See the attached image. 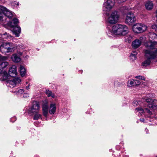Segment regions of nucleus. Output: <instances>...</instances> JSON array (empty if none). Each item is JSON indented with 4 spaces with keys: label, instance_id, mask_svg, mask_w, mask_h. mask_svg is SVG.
<instances>
[{
    "label": "nucleus",
    "instance_id": "nucleus-27",
    "mask_svg": "<svg viewBox=\"0 0 157 157\" xmlns=\"http://www.w3.org/2000/svg\"><path fill=\"white\" fill-rule=\"evenodd\" d=\"M135 86L134 80L132 79L129 80L128 82V86L129 87Z\"/></svg>",
    "mask_w": 157,
    "mask_h": 157
},
{
    "label": "nucleus",
    "instance_id": "nucleus-41",
    "mask_svg": "<svg viewBox=\"0 0 157 157\" xmlns=\"http://www.w3.org/2000/svg\"><path fill=\"white\" fill-rule=\"evenodd\" d=\"M140 121L142 122H145V120L142 118V119H141L140 120Z\"/></svg>",
    "mask_w": 157,
    "mask_h": 157
},
{
    "label": "nucleus",
    "instance_id": "nucleus-15",
    "mask_svg": "<svg viewBox=\"0 0 157 157\" xmlns=\"http://www.w3.org/2000/svg\"><path fill=\"white\" fill-rule=\"evenodd\" d=\"M18 23V19L17 18H14L12 21H10L8 23V25L10 27L13 28L17 26Z\"/></svg>",
    "mask_w": 157,
    "mask_h": 157
},
{
    "label": "nucleus",
    "instance_id": "nucleus-28",
    "mask_svg": "<svg viewBox=\"0 0 157 157\" xmlns=\"http://www.w3.org/2000/svg\"><path fill=\"white\" fill-rule=\"evenodd\" d=\"M41 114L36 113L33 117V120H37L40 118H41Z\"/></svg>",
    "mask_w": 157,
    "mask_h": 157
},
{
    "label": "nucleus",
    "instance_id": "nucleus-44",
    "mask_svg": "<svg viewBox=\"0 0 157 157\" xmlns=\"http://www.w3.org/2000/svg\"><path fill=\"white\" fill-rule=\"evenodd\" d=\"M12 119H14L15 120V121L16 120V118L15 117H13Z\"/></svg>",
    "mask_w": 157,
    "mask_h": 157
},
{
    "label": "nucleus",
    "instance_id": "nucleus-12",
    "mask_svg": "<svg viewBox=\"0 0 157 157\" xmlns=\"http://www.w3.org/2000/svg\"><path fill=\"white\" fill-rule=\"evenodd\" d=\"M0 10L2 11L4 14L8 18L10 19L12 17V13L5 7L0 6Z\"/></svg>",
    "mask_w": 157,
    "mask_h": 157
},
{
    "label": "nucleus",
    "instance_id": "nucleus-7",
    "mask_svg": "<svg viewBox=\"0 0 157 157\" xmlns=\"http://www.w3.org/2000/svg\"><path fill=\"white\" fill-rule=\"evenodd\" d=\"M125 23L129 25H132L136 21V18L134 14L129 12L126 14Z\"/></svg>",
    "mask_w": 157,
    "mask_h": 157
},
{
    "label": "nucleus",
    "instance_id": "nucleus-20",
    "mask_svg": "<svg viewBox=\"0 0 157 157\" xmlns=\"http://www.w3.org/2000/svg\"><path fill=\"white\" fill-rule=\"evenodd\" d=\"M153 4L152 2L148 1L147 2L145 5L146 9L147 10H151L153 8Z\"/></svg>",
    "mask_w": 157,
    "mask_h": 157
},
{
    "label": "nucleus",
    "instance_id": "nucleus-25",
    "mask_svg": "<svg viewBox=\"0 0 157 157\" xmlns=\"http://www.w3.org/2000/svg\"><path fill=\"white\" fill-rule=\"evenodd\" d=\"M1 36L3 40L5 39H11L12 37L11 35L9 34H7L6 33L3 34H2Z\"/></svg>",
    "mask_w": 157,
    "mask_h": 157
},
{
    "label": "nucleus",
    "instance_id": "nucleus-33",
    "mask_svg": "<svg viewBox=\"0 0 157 157\" xmlns=\"http://www.w3.org/2000/svg\"><path fill=\"white\" fill-rule=\"evenodd\" d=\"M131 59H132V61H133L136 59V56H134L132 54H131L130 56Z\"/></svg>",
    "mask_w": 157,
    "mask_h": 157
},
{
    "label": "nucleus",
    "instance_id": "nucleus-4",
    "mask_svg": "<svg viewBox=\"0 0 157 157\" xmlns=\"http://www.w3.org/2000/svg\"><path fill=\"white\" fill-rule=\"evenodd\" d=\"M17 46L11 42L3 43L0 46V50L2 53L13 52L17 49Z\"/></svg>",
    "mask_w": 157,
    "mask_h": 157
},
{
    "label": "nucleus",
    "instance_id": "nucleus-42",
    "mask_svg": "<svg viewBox=\"0 0 157 157\" xmlns=\"http://www.w3.org/2000/svg\"><path fill=\"white\" fill-rule=\"evenodd\" d=\"M29 85H28V86H26V89L27 90H29Z\"/></svg>",
    "mask_w": 157,
    "mask_h": 157
},
{
    "label": "nucleus",
    "instance_id": "nucleus-38",
    "mask_svg": "<svg viewBox=\"0 0 157 157\" xmlns=\"http://www.w3.org/2000/svg\"><path fill=\"white\" fill-rule=\"evenodd\" d=\"M29 96V94L28 93L24 94L23 95V97L24 98H26Z\"/></svg>",
    "mask_w": 157,
    "mask_h": 157
},
{
    "label": "nucleus",
    "instance_id": "nucleus-23",
    "mask_svg": "<svg viewBox=\"0 0 157 157\" xmlns=\"http://www.w3.org/2000/svg\"><path fill=\"white\" fill-rule=\"evenodd\" d=\"M148 109L150 110L152 112V111L157 110V105H152L151 104H149L147 106Z\"/></svg>",
    "mask_w": 157,
    "mask_h": 157
},
{
    "label": "nucleus",
    "instance_id": "nucleus-29",
    "mask_svg": "<svg viewBox=\"0 0 157 157\" xmlns=\"http://www.w3.org/2000/svg\"><path fill=\"white\" fill-rule=\"evenodd\" d=\"M141 101H133V104L134 106H136L140 104Z\"/></svg>",
    "mask_w": 157,
    "mask_h": 157
},
{
    "label": "nucleus",
    "instance_id": "nucleus-32",
    "mask_svg": "<svg viewBox=\"0 0 157 157\" xmlns=\"http://www.w3.org/2000/svg\"><path fill=\"white\" fill-rule=\"evenodd\" d=\"M135 78H138L140 79L143 80L144 81L145 80V78L144 77L142 76H137L135 77Z\"/></svg>",
    "mask_w": 157,
    "mask_h": 157
},
{
    "label": "nucleus",
    "instance_id": "nucleus-10",
    "mask_svg": "<svg viewBox=\"0 0 157 157\" xmlns=\"http://www.w3.org/2000/svg\"><path fill=\"white\" fill-rule=\"evenodd\" d=\"M40 109V106L39 102L37 101L33 102L32 107L28 110V113L31 114L38 113Z\"/></svg>",
    "mask_w": 157,
    "mask_h": 157
},
{
    "label": "nucleus",
    "instance_id": "nucleus-26",
    "mask_svg": "<svg viewBox=\"0 0 157 157\" xmlns=\"http://www.w3.org/2000/svg\"><path fill=\"white\" fill-rule=\"evenodd\" d=\"M46 94L48 97H52V98H54L55 97L54 94H52L51 91H50L48 90H46Z\"/></svg>",
    "mask_w": 157,
    "mask_h": 157
},
{
    "label": "nucleus",
    "instance_id": "nucleus-39",
    "mask_svg": "<svg viewBox=\"0 0 157 157\" xmlns=\"http://www.w3.org/2000/svg\"><path fill=\"white\" fill-rule=\"evenodd\" d=\"M11 5L15 6V5L16 4L17 6L19 5V2H17V4L15 2H14L11 3Z\"/></svg>",
    "mask_w": 157,
    "mask_h": 157
},
{
    "label": "nucleus",
    "instance_id": "nucleus-1",
    "mask_svg": "<svg viewBox=\"0 0 157 157\" xmlns=\"http://www.w3.org/2000/svg\"><path fill=\"white\" fill-rule=\"evenodd\" d=\"M128 28L125 25L118 24L113 25L111 29L108 30L107 33L109 36H111V35L124 36L128 33Z\"/></svg>",
    "mask_w": 157,
    "mask_h": 157
},
{
    "label": "nucleus",
    "instance_id": "nucleus-24",
    "mask_svg": "<svg viewBox=\"0 0 157 157\" xmlns=\"http://www.w3.org/2000/svg\"><path fill=\"white\" fill-rule=\"evenodd\" d=\"M8 65L7 62H4L0 64V72H2L3 69Z\"/></svg>",
    "mask_w": 157,
    "mask_h": 157
},
{
    "label": "nucleus",
    "instance_id": "nucleus-34",
    "mask_svg": "<svg viewBox=\"0 0 157 157\" xmlns=\"http://www.w3.org/2000/svg\"><path fill=\"white\" fill-rule=\"evenodd\" d=\"M135 86H137L139 85L140 83V81L137 80H134Z\"/></svg>",
    "mask_w": 157,
    "mask_h": 157
},
{
    "label": "nucleus",
    "instance_id": "nucleus-17",
    "mask_svg": "<svg viewBox=\"0 0 157 157\" xmlns=\"http://www.w3.org/2000/svg\"><path fill=\"white\" fill-rule=\"evenodd\" d=\"M0 72V80H5L8 78L9 75L6 71H4L3 73H1V72Z\"/></svg>",
    "mask_w": 157,
    "mask_h": 157
},
{
    "label": "nucleus",
    "instance_id": "nucleus-36",
    "mask_svg": "<svg viewBox=\"0 0 157 157\" xmlns=\"http://www.w3.org/2000/svg\"><path fill=\"white\" fill-rule=\"evenodd\" d=\"M24 90L23 89H21L19 90L16 93H18V94H23L24 92Z\"/></svg>",
    "mask_w": 157,
    "mask_h": 157
},
{
    "label": "nucleus",
    "instance_id": "nucleus-3",
    "mask_svg": "<svg viewBox=\"0 0 157 157\" xmlns=\"http://www.w3.org/2000/svg\"><path fill=\"white\" fill-rule=\"evenodd\" d=\"M148 35L150 41L145 44V46L148 49H156L154 48V47L157 44V35L153 32H151L149 33Z\"/></svg>",
    "mask_w": 157,
    "mask_h": 157
},
{
    "label": "nucleus",
    "instance_id": "nucleus-11",
    "mask_svg": "<svg viewBox=\"0 0 157 157\" xmlns=\"http://www.w3.org/2000/svg\"><path fill=\"white\" fill-rule=\"evenodd\" d=\"M21 82L20 79L17 77L13 78L12 79L7 80L6 84L7 86L10 87V88H13L17 84H18Z\"/></svg>",
    "mask_w": 157,
    "mask_h": 157
},
{
    "label": "nucleus",
    "instance_id": "nucleus-30",
    "mask_svg": "<svg viewBox=\"0 0 157 157\" xmlns=\"http://www.w3.org/2000/svg\"><path fill=\"white\" fill-rule=\"evenodd\" d=\"M151 28L152 29L155 30L156 32H157V20H156V24L153 25L151 26Z\"/></svg>",
    "mask_w": 157,
    "mask_h": 157
},
{
    "label": "nucleus",
    "instance_id": "nucleus-16",
    "mask_svg": "<svg viewBox=\"0 0 157 157\" xmlns=\"http://www.w3.org/2000/svg\"><path fill=\"white\" fill-rule=\"evenodd\" d=\"M42 109L44 116L45 117H47L48 114V106L47 104H44L42 105Z\"/></svg>",
    "mask_w": 157,
    "mask_h": 157
},
{
    "label": "nucleus",
    "instance_id": "nucleus-40",
    "mask_svg": "<svg viewBox=\"0 0 157 157\" xmlns=\"http://www.w3.org/2000/svg\"><path fill=\"white\" fill-rule=\"evenodd\" d=\"M131 54H132L134 56H136L137 55V53L136 51H133V52Z\"/></svg>",
    "mask_w": 157,
    "mask_h": 157
},
{
    "label": "nucleus",
    "instance_id": "nucleus-8",
    "mask_svg": "<svg viewBox=\"0 0 157 157\" xmlns=\"http://www.w3.org/2000/svg\"><path fill=\"white\" fill-rule=\"evenodd\" d=\"M135 111L136 113L138 112V115H141L142 114L147 113V117H150L152 114L151 111L148 109V108L144 107H139L135 109Z\"/></svg>",
    "mask_w": 157,
    "mask_h": 157
},
{
    "label": "nucleus",
    "instance_id": "nucleus-6",
    "mask_svg": "<svg viewBox=\"0 0 157 157\" xmlns=\"http://www.w3.org/2000/svg\"><path fill=\"white\" fill-rule=\"evenodd\" d=\"M147 28L146 25L141 23L136 24L132 27L133 32L136 33L143 32L146 30Z\"/></svg>",
    "mask_w": 157,
    "mask_h": 157
},
{
    "label": "nucleus",
    "instance_id": "nucleus-43",
    "mask_svg": "<svg viewBox=\"0 0 157 157\" xmlns=\"http://www.w3.org/2000/svg\"><path fill=\"white\" fill-rule=\"evenodd\" d=\"M145 131L146 132V133H147V132L148 131V130L147 129V128L145 129Z\"/></svg>",
    "mask_w": 157,
    "mask_h": 157
},
{
    "label": "nucleus",
    "instance_id": "nucleus-21",
    "mask_svg": "<svg viewBox=\"0 0 157 157\" xmlns=\"http://www.w3.org/2000/svg\"><path fill=\"white\" fill-rule=\"evenodd\" d=\"M11 58L13 61L16 63L19 62L21 60V59L20 57L16 54L12 55Z\"/></svg>",
    "mask_w": 157,
    "mask_h": 157
},
{
    "label": "nucleus",
    "instance_id": "nucleus-5",
    "mask_svg": "<svg viewBox=\"0 0 157 157\" xmlns=\"http://www.w3.org/2000/svg\"><path fill=\"white\" fill-rule=\"evenodd\" d=\"M120 15L118 11H113L106 20V22L110 24H114L116 23L119 20Z\"/></svg>",
    "mask_w": 157,
    "mask_h": 157
},
{
    "label": "nucleus",
    "instance_id": "nucleus-2",
    "mask_svg": "<svg viewBox=\"0 0 157 157\" xmlns=\"http://www.w3.org/2000/svg\"><path fill=\"white\" fill-rule=\"evenodd\" d=\"M145 59L142 66L147 67L150 65L151 61L157 58V50L147 49L144 50Z\"/></svg>",
    "mask_w": 157,
    "mask_h": 157
},
{
    "label": "nucleus",
    "instance_id": "nucleus-22",
    "mask_svg": "<svg viewBox=\"0 0 157 157\" xmlns=\"http://www.w3.org/2000/svg\"><path fill=\"white\" fill-rule=\"evenodd\" d=\"M19 71L21 76H24L26 73V70L24 67L21 65L20 66Z\"/></svg>",
    "mask_w": 157,
    "mask_h": 157
},
{
    "label": "nucleus",
    "instance_id": "nucleus-19",
    "mask_svg": "<svg viewBox=\"0 0 157 157\" xmlns=\"http://www.w3.org/2000/svg\"><path fill=\"white\" fill-rule=\"evenodd\" d=\"M56 107L55 104L52 103L50 104L49 113L51 114H54L56 112Z\"/></svg>",
    "mask_w": 157,
    "mask_h": 157
},
{
    "label": "nucleus",
    "instance_id": "nucleus-31",
    "mask_svg": "<svg viewBox=\"0 0 157 157\" xmlns=\"http://www.w3.org/2000/svg\"><path fill=\"white\" fill-rule=\"evenodd\" d=\"M154 101V100L152 98H147L146 99V101L147 103L149 104L152 103Z\"/></svg>",
    "mask_w": 157,
    "mask_h": 157
},
{
    "label": "nucleus",
    "instance_id": "nucleus-18",
    "mask_svg": "<svg viewBox=\"0 0 157 157\" xmlns=\"http://www.w3.org/2000/svg\"><path fill=\"white\" fill-rule=\"evenodd\" d=\"M13 32L16 36H19V34L21 33V28L18 25L16 26L13 29Z\"/></svg>",
    "mask_w": 157,
    "mask_h": 157
},
{
    "label": "nucleus",
    "instance_id": "nucleus-37",
    "mask_svg": "<svg viewBox=\"0 0 157 157\" xmlns=\"http://www.w3.org/2000/svg\"><path fill=\"white\" fill-rule=\"evenodd\" d=\"M3 13L0 12V21H2L3 18Z\"/></svg>",
    "mask_w": 157,
    "mask_h": 157
},
{
    "label": "nucleus",
    "instance_id": "nucleus-14",
    "mask_svg": "<svg viewBox=\"0 0 157 157\" xmlns=\"http://www.w3.org/2000/svg\"><path fill=\"white\" fill-rule=\"evenodd\" d=\"M142 38L140 37L139 39L135 40L132 43V47L134 48H137L141 44Z\"/></svg>",
    "mask_w": 157,
    "mask_h": 157
},
{
    "label": "nucleus",
    "instance_id": "nucleus-45",
    "mask_svg": "<svg viewBox=\"0 0 157 157\" xmlns=\"http://www.w3.org/2000/svg\"><path fill=\"white\" fill-rule=\"evenodd\" d=\"M156 157H157V156Z\"/></svg>",
    "mask_w": 157,
    "mask_h": 157
},
{
    "label": "nucleus",
    "instance_id": "nucleus-9",
    "mask_svg": "<svg viewBox=\"0 0 157 157\" xmlns=\"http://www.w3.org/2000/svg\"><path fill=\"white\" fill-rule=\"evenodd\" d=\"M103 4V10L105 12L109 11L112 9L114 4V0H105Z\"/></svg>",
    "mask_w": 157,
    "mask_h": 157
},
{
    "label": "nucleus",
    "instance_id": "nucleus-13",
    "mask_svg": "<svg viewBox=\"0 0 157 157\" xmlns=\"http://www.w3.org/2000/svg\"><path fill=\"white\" fill-rule=\"evenodd\" d=\"M9 76L11 77H14L17 75L16 67L15 66H13L10 68L9 71Z\"/></svg>",
    "mask_w": 157,
    "mask_h": 157
},
{
    "label": "nucleus",
    "instance_id": "nucleus-35",
    "mask_svg": "<svg viewBox=\"0 0 157 157\" xmlns=\"http://www.w3.org/2000/svg\"><path fill=\"white\" fill-rule=\"evenodd\" d=\"M7 57L5 56H0V59L2 60H5L7 59Z\"/></svg>",
    "mask_w": 157,
    "mask_h": 157
}]
</instances>
